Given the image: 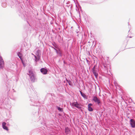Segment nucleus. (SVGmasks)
I'll use <instances>...</instances> for the list:
<instances>
[{
	"label": "nucleus",
	"instance_id": "obj_1",
	"mask_svg": "<svg viewBox=\"0 0 135 135\" xmlns=\"http://www.w3.org/2000/svg\"><path fill=\"white\" fill-rule=\"evenodd\" d=\"M28 74L29 75L31 81H34L35 80V75L33 73L32 71L31 70H29Z\"/></svg>",
	"mask_w": 135,
	"mask_h": 135
},
{
	"label": "nucleus",
	"instance_id": "obj_2",
	"mask_svg": "<svg viewBox=\"0 0 135 135\" xmlns=\"http://www.w3.org/2000/svg\"><path fill=\"white\" fill-rule=\"evenodd\" d=\"M4 66V63L2 57L0 55V68L2 69Z\"/></svg>",
	"mask_w": 135,
	"mask_h": 135
},
{
	"label": "nucleus",
	"instance_id": "obj_3",
	"mask_svg": "<svg viewBox=\"0 0 135 135\" xmlns=\"http://www.w3.org/2000/svg\"><path fill=\"white\" fill-rule=\"evenodd\" d=\"M92 100L95 103H97L98 105H99L100 103V101L99 99L96 96H94Z\"/></svg>",
	"mask_w": 135,
	"mask_h": 135
},
{
	"label": "nucleus",
	"instance_id": "obj_4",
	"mask_svg": "<svg viewBox=\"0 0 135 135\" xmlns=\"http://www.w3.org/2000/svg\"><path fill=\"white\" fill-rule=\"evenodd\" d=\"M71 105L73 107H75L78 109H80L81 108L80 105L77 102H74L71 103Z\"/></svg>",
	"mask_w": 135,
	"mask_h": 135
},
{
	"label": "nucleus",
	"instance_id": "obj_5",
	"mask_svg": "<svg viewBox=\"0 0 135 135\" xmlns=\"http://www.w3.org/2000/svg\"><path fill=\"white\" fill-rule=\"evenodd\" d=\"M40 71L43 74H46L47 73V70L45 68H42L41 69Z\"/></svg>",
	"mask_w": 135,
	"mask_h": 135
},
{
	"label": "nucleus",
	"instance_id": "obj_6",
	"mask_svg": "<svg viewBox=\"0 0 135 135\" xmlns=\"http://www.w3.org/2000/svg\"><path fill=\"white\" fill-rule=\"evenodd\" d=\"M130 124L133 128L135 127V122L133 119H131L130 120Z\"/></svg>",
	"mask_w": 135,
	"mask_h": 135
},
{
	"label": "nucleus",
	"instance_id": "obj_7",
	"mask_svg": "<svg viewBox=\"0 0 135 135\" xmlns=\"http://www.w3.org/2000/svg\"><path fill=\"white\" fill-rule=\"evenodd\" d=\"M6 123L5 122H3L2 123V127L4 129L8 131V127L6 126Z\"/></svg>",
	"mask_w": 135,
	"mask_h": 135
},
{
	"label": "nucleus",
	"instance_id": "obj_8",
	"mask_svg": "<svg viewBox=\"0 0 135 135\" xmlns=\"http://www.w3.org/2000/svg\"><path fill=\"white\" fill-rule=\"evenodd\" d=\"M93 104L91 103L89 104L88 105V109L89 111L91 112L93 110V109L91 107Z\"/></svg>",
	"mask_w": 135,
	"mask_h": 135
},
{
	"label": "nucleus",
	"instance_id": "obj_9",
	"mask_svg": "<svg viewBox=\"0 0 135 135\" xmlns=\"http://www.w3.org/2000/svg\"><path fill=\"white\" fill-rule=\"evenodd\" d=\"M17 55L20 58V59L22 61V55L21 53L20 52H18L17 53Z\"/></svg>",
	"mask_w": 135,
	"mask_h": 135
},
{
	"label": "nucleus",
	"instance_id": "obj_10",
	"mask_svg": "<svg viewBox=\"0 0 135 135\" xmlns=\"http://www.w3.org/2000/svg\"><path fill=\"white\" fill-rule=\"evenodd\" d=\"M80 94L85 99H87V97L85 95V94L84 93H83L81 92L80 91Z\"/></svg>",
	"mask_w": 135,
	"mask_h": 135
},
{
	"label": "nucleus",
	"instance_id": "obj_11",
	"mask_svg": "<svg viewBox=\"0 0 135 135\" xmlns=\"http://www.w3.org/2000/svg\"><path fill=\"white\" fill-rule=\"evenodd\" d=\"M93 72V74L95 75V77L96 78H97L98 77V73L97 72V71L94 70L93 71H92Z\"/></svg>",
	"mask_w": 135,
	"mask_h": 135
},
{
	"label": "nucleus",
	"instance_id": "obj_12",
	"mask_svg": "<svg viewBox=\"0 0 135 135\" xmlns=\"http://www.w3.org/2000/svg\"><path fill=\"white\" fill-rule=\"evenodd\" d=\"M65 132L66 134L69 133L70 132V130L68 128L66 127L65 128Z\"/></svg>",
	"mask_w": 135,
	"mask_h": 135
},
{
	"label": "nucleus",
	"instance_id": "obj_13",
	"mask_svg": "<svg viewBox=\"0 0 135 135\" xmlns=\"http://www.w3.org/2000/svg\"><path fill=\"white\" fill-rule=\"evenodd\" d=\"M32 54L34 56L35 58V61L36 62H37L39 60V59H40L39 57H37L36 56H35V55H34L33 54Z\"/></svg>",
	"mask_w": 135,
	"mask_h": 135
},
{
	"label": "nucleus",
	"instance_id": "obj_14",
	"mask_svg": "<svg viewBox=\"0 0 135 135\" xmlns=\"http://www.w3.org/2000/svg\"><path fill=\"white\" fill-rule=\"evenodd\" d=\"M57 108L58 110H59V111L61 112H62L63 111L62 109V108H60V107H57Z\"/></svg>",
	"mask_w": 135,
	"mask_h": 135
},
{
	"label": "nucleus",
	"instance_id": "obj_15",
	"mask_svg": "<svg viewBox=\"0 0 135 135\" xmlns=\"http://www.w3.org/2000/svg\"><path fill=\"white\" fill-rule=\"evenodd\" d=\"M67 81H68V83L69 84V85H71V82L70 81V80H67Z\"/></svg>",
	"mask_w": 135,
	"mask_h": 135
},
{
	"label": "nucleus",
	"instance_id": "obj_16",
	"mask_svg": "<svg viewBox=\"0 0 135 135\" xmlns=\"http://www.w3.org/2000/svg\"><path fill=\"white\" fill-rule=\"evenodd\" d=\"M52 47V48H53V49H54L56 51V52L57 53V50L56 49H55V48L54 47Z\"/></svg>",
	"mask_w": 135,
	"mask_h": 135
},
{
	"label": "nucleus",
	"instance_id": "obj_17",
	"mask_svg": "<svg viewBox=\"0 0 135 135\" xmlns=\"http://www.w3.org/2000/svg\"><path fill=\"white\" fill-rule=\"evenodd\" d=\"M95 66H94L92 68V71H93L94 70H95Z\"/></svg>",
	"mask_w": 135,
	"mask_h": 135
},
{
	"label": "nucleus",
	"instance_id": "obj_18",
	"mask_svg": "<svg viewBox=\"0 0 135 135\" xmlns=\"http://www.w3.org/2000/svg\"><path fill=\"white\" fill-rule=\"evenodd\" d=\"M114 84H115V85L116 86L117 85V82L116 81H114Z\"/></svg>",
	"mask_w": 135,
	"mask_h": 135
},
{
	"label": "nucleus",
	"instance_id": "obj_19",
	"mask_svg": "<svg viewBox=\"0 0 135 135\" xmlns=\"http://www.w3.org/2000/svg\"><path fill=\"white\" fill-rule=\"evenodd\" d=\"M53 45L56 48H57V47L56 46V45H54V44H53Z\"/></svg>",
	"mask_w": 135,
	"mask_h": 135
},
{
	"label": "nucleus",
	"instance_id": "obj_20",
	"mask_svg": "<svg viewBox=\"0 0 135 135\" xmlns=\"http://www.w3.org/2000/svg\"><path fill=\"white\" fill-rule=\"evenodd\" d=\"M79 9H76V11H78V10H79Z\"/></svg>",
	"mask_w": 135,
	"mask_h": 135
},
{
	"label": "nucleus",
	"instance_id": "obj_21",
	"mask_svg": "<svg viewBox=\"0 0 135 135\" xmlns=\"http://www.w3.org/2000/svg\"><path fill=\"white\" fill-rule=\"evenodd\" d=\"M26 0L27 1H28V0Z\"/></svg>",
	"mask_w": 135,
	"mask_h": 135
}]
</instances>
